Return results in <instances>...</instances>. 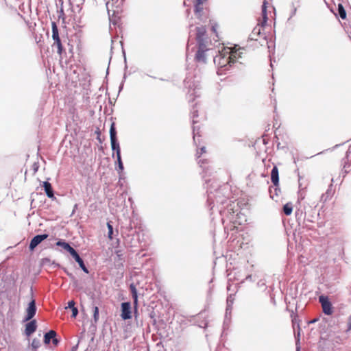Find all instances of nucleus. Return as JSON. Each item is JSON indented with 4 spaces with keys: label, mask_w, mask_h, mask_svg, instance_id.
I'll use <instances>...</instances> for the list:
<instances>
[{
    "label": "nucleus",
    "mask_w": 351,
    "mask_h": 351,
    "mask_svg": "<svg viewBox=\"0 0 351 351\" xmlns=\"http://www.w3.org/2000/svg\"><path fill=\"white\" fill-rule=\"evenodd\" d=\"M207 184V203L210 206V210H213L217 207L220 215L221 221H225V218L228 220H232L230 215H232L235 212V204L234 202L230 204V186L227 184L219 186L215 181L211 180H206Z\"/></svg>",
    "instance_id": "obj_1"
},
{
    "label": "nucleus",
    "mask_w": 351,
    "mask_h": 351,
    "mask_svg": "<svg viewBox=\"0 0 351 351\" xmlns=\"http://www.w3.org/2000/svg\"><path fill=\"white\" fill-rule=\"evenodd\" d=\"M241 53L232 51L230 48H223L221 51H218L213 61L217 67V74L221 75L226 73L234 64L236 60L241 58Z\"/></svg>",
    "instance_id": "obj_2"
},
{
    "label": "nucleus",
    "mask_w": 351,
    "mask_h": 351,
    "mask_svg": "<svg viewBox=\"0 0 351 351\" xmlns=\"http://www.w3.org/2000/svg\"><path fill=\"white\" fill-rule=\"evenodd\" d=\"M311 208L308 204H303L300 205L298 208L295 210V218L296 221L298 223V225H304L306 221L308 222H313L315 219V216L313 215H308L307 216L306 208Z\"/></svg>",
    "instance_id": "obj_3"
},
{
    "label": "nucleus",
    "mask_w": 351,
    "mask_h": 351,
    "mask_svg": "<svg viewBox=\"0 0 351 351\" xmlns=\"http://www.w3.org/2000/svg\"><path fill=\"white\" fill-rule=\"evenodd\" d=\"M267 2L265 0L262 5V15H263V22L261 25L258 24L252 31L251 34L249 36V39L250 40H257L258 37H259L261 34V28L263 27L267 22Z\"/></svg>",
    "instance_id": "obj_4"
},
{
    "label": "nucleus",
    "mask_w": 351,
    "mask_h": 351,
    "mask_svg": "<svg viewBox=\"0 0 351 351\" xmlns=\"http://www.w3.org/2000/svg\"><path fill=\"white\" fill-rule=\"evenodd\" d=\"M184 86L189 88V92L187 93L188 99L189 102H193L195 100V97L199 96V87L197 82L192 81L189 77H187L184 80Z\"/></svg>",
    "instance_id": "obj_5"
},
{
    "label": "nucleus",
    "mask_w": 351,
    "mask_h": 351,
    "mask_svg": "<svg viewBox=\"0 0 351 351\" xmlns=\"http://www.w3.org/2000/svg\"><path fill=\"white\" fill-rule=\"evenodd\" d=\"M110 138L112 150L116 152V156H121L120 145L117 137V130L115 128V123L114 122L112 123L110 125Z\"/></svg>",
    "instance_id": "obj_6"
},
{
    "label": "nucleus",
    "mask_w": 351,
    "mask_h": 351,
    "mask_svg": "<svg viewBox=\"0 0 351 351\" xmlns=\"http://www.w3.org/2000/svg\"><path fill=\"white\" fill-rule=\"evenodd\" d=\"M319 302L322 305L323 313L325 315H330L332 313V306L328 296L321 295L319 297Z\"/></svg>",
    "instance_id": "obj_7"
},
{
    "label": "nucleus",
    "mask_w": 351,
    "mask_h": 351,
    "mask_svg": "<svg viewBox=\"0 0 351 351\" xmlns=\"http://www.w3.org/2000/svg\"><path fill=\"white\" fill-rule=\"evenodd\" d=\"M207 51H208V49H207L206 44L200 43V45H198V49L195 56V61L197 62L206 63V53Z\"/></svg>",
    "instance_id": "obj_8"
},
{
    "label": "nucleus",
    "mask_w": 351,
    "mask_h": 351,
    "mask_svg": "<svg viewBox=\"0 0 351 351\" xmlns=\"http://www.w3.org/2000/svg\"><path fill=\"white\" fill-rule=\"evenodd\" d=\"M36 300L32 298V300L29 302L28 306L26 308V315L24 318V322H27L31 320L36 313Z\"/></svg>",
    "instance_id": "obj_9"
},
{
    "label": "nucleus",
    "mask_w": 351,
    "mask_h": 351,
    "mask_svg": "<svg viewBox=\"0 0 351 351\" xmlns=\"http://www.w3.org/2000/svg\"><path fill=\"white\" fill-rule=\"evenodd\" d=\"M121 317L123 320L132 318L131 304L130 302H124L121 304Z\"/></svg>",
    "instance_id": "obj_10"
},
{
    "label": "nucleus",
    "mask_w": 351,
    "mask_h": 351,
    "mask_svg": "<svg viewBox=\"0 0 351 351\" xmlns=\"http://www.w3.org/2000/svg\"><path fill=\"white\" fill-rule=\"evenodd\" d=\"M49 235L47 234H37L34 236L29 243V250H34L42 241L47 239Z\"/></svg>",
    "instance_id": "obj_11"
},
{
    "label": "nucleus",
    "mask_w": 351,
    "mask_h": 351,
    "mask_svg": "<svg viewBox=\"0 0 351 351\" xmlns=\"http://www.w3.org/2000/svg\"><path fill=\"white\" fill-rule=\"evenodd\" d=\"M196 29V40L197 45H200V43H207V38L206 36V28L204 26H200L195 27Z\"/></svg>",
    "instance_id": "obj_12"
},
{
    "label": "nucleus",
    "mask_w": 351,
    "mask_h": 351,
    "mask_svg": "<svg viewBox=\"0 0 351 351\" xmlns=\"http://www.w3.org/2000/svg\"><path fill=\"white\" fill-rule=\"evenodd\" d=\"M206 0H193L194 3V12L195 15L200 20H203V4Z\"/></svg>",
    "instance_id": "obj_13"
},
{
    "label": "nucleus",
    "mask_w": 351,
    "mask_h": 351,
    "mask_svg": "<svg viewBox=\"0 0 351 351\" xmlns=\"http://www.w3.org/2000/svg\"><path fill=\"white\" fill-rule=\"evenodd\" d=\"M71 256L75 259V261L78 263L80 267L83 270L84 272L86 274H88L89 271L86 266L84 264V262L83 259L80 257L77 252L74 249L73 250H71V252L70 253Z\"/></svg>",
    "instance_id": "obj_14"
},
{
    "label": "nucleus",
    "mask_w": 351,
    "mask_h": 351,
    "mask_svg": "<svg viewBox=\"0 0 351 351\" xmlns=\"http://www.w3.org/2000/svg\"><path fill=\"white\" fill-rule=\"evenodd\" d=\"M37 328V324L36 321L35 319H31L29 320V322H27L25 324V334L27 336H30L32 335Z\"/></svg>",
    "instance_id": "obj_15"
},
{
    "label": "nucleus",
    "mask_w": 351,
    "mask_h": 351,
    "mask_svg": "<svg viewBox=\"0 0 351 351\" xmlns=\"http://www.w3.org/2000/svg\"><path fill=\"white\" fill-rule=\"evenodd\" d=\"M271 182L274 185V191H276V195H277L276 191H277V186L279 184V172L278 169L276 166H274L271 171Z\"/></svg>",
    "instance_id": "obj_16"
},
{
    "label": "nucleus",
    "mask_w": 351,
    "mask_h": 351,
    "mask_svg": "<svg viewBox=\"0 0 351 351\" xmlns=\"http://www.w3.org/2000/svg\"><path fill=\"white\" fill-rule=\"evenodd\" d=\"M334 194L335 189L333 188L332 184H330L328 186L326 193L322 195L320 197V201L322 202L323 203H325L327 201L330 200Z\"/></svg>",
    "instance_id": "obj_17"
},
{
    "label": "nucleus",
    "mask_w": 351,
    "mask_h": 351,
    "mask_svg": "<svg viewBox=\"0 0 351 351\" xmlns=\"http://www.w3.org/2000/svg\"><path fill=\"white\" fill-rule=\"evenodd\" d=\"M43 187L44 188L45 193L49 198H55L54 192L51 183L48 181H45L43 182Z\"/></svg>",
    "instance_id": "obj_18"
},
{
    "label": "nucleus",
    "mask_w": 351,
    "mask_h": 351,
    "mask_svg": "<svg viewBox=\"0 0 351 351\" xmlns=\"http://www.w3.org/2000/svg\"><path fill=\"white\" fill-rule=\"evenodd\" d=\"M56 245L62 247L64 250L67 251L69 254L71 252V250H73L74 248L70 245V244L66 242L64 240L60 239L56 242Z\"/></svg>",
    "instance_id": "obj_19"
},
{
    "label": "nucleus",
    "mask_w": 351,
    "mask_h": 351,
    "mask_svg": "<svg viewBox=\"0 0 351 351\" xmlns=\"http://www.w3.org/2000/svg\"><path fill=\"white\" fill-rule=\"evenodd\" d=\"M130 290L131 291L132 297L134 300V304L136 307L138 305V293L136 286L133 283L130 285Z\"/></svg>",
    "instance_id": "obj_20"
},
{
    "label": "nucleus",
    "mask_w": 351,
    "mask_h": 351,
    "mask_svg": "<svg viewBox=\"0 0 351 351\" xmlns=\"http://www.w3.org/2000/svg\"><path fill=\"white\" fill-rule=\"evenodd\" d=\"M56 337V332L53 330H50L49 331L46 332L44 335V343L45 344H49L51 341H52V339Z\"/></svg>",
    "instance_id": "obj_21"
},
{
    "label": "nucleus",
    "mask_w": 351,
    "mask_h": 351,
    "mask_svg": "<svg viewBox=\"0 0 351 351\" xmlns=\"http://www.w3.org/2000/svg\"><path fill=\"white\" fill-rule=\"evenodd\" d=\"M51 27H52V38L53 40H58L60 39L59 33H58V28L56 23V22L51 23Z\"/></svg>",
    "instance_id": "obj_22"
},
{
    "label": "nucleus",
    "mask_w": 351,
    "mask_h": 351,
    "mask_svg": "<svg viewBox=\"0 0 351 351\" xmlns=\"http://www.w3.org/2000/svg\"><path fill=\"white\" fill-rule=\"evenodd\" d=\"M198 164L199 165V167L202 168L203 171L206 174L210 168L208 165L206 166V165L208 164V161L206 159H199L198 160Z\"/></svg>",
    "instance_id": "obj_23"
},
{
    "label": "nucleus",
    "mask_w": 351,
    "mask_h": 351,
    "mask_svg": "<svg viewBox=\"0 0 351 351\" xmlns=\"http://www.w3.org/2000/svg\"><path fill=\"white\" fill-rule=\"evenodd\" d=\"M282 211L285 215H287V216L290 215L293 211L292 204L291 202H288V203L285 204L283 206Z\"/></svg>",
    "instance_id": "obj_24"
},
{
    "label": "nucleus",
    "mask_w": 351,
    "mask_h": 351,
    "mask_svg": "<svg viewBox=\"0 0 351 351\" xmlns=\"http://www.w3.org/2000/svg\"><path fill=\"white\" fill-rule=\"evenodd\" d=\"M337 12L338 15L341 19H346V12L345 10L344 7L341 3L338 4L337 7Z\"/></svg>",
    "instance_id": "obj_25"
},
{
    "label": "nucleus",
    "mask_w": 351,
    "mask_h": 351,
    "mask_svg": "<svg viewBox=\"0 0 351 351\" xmlns=\"http://www.w3.org/2000/svg\"><path fill=\"white\" fill-rule=\"evenodd\" d=\"M234 295L232 294H230L226 300V308H228V310H232V305L234 302Z\"/></svg>",
    "instance_id": "obj_26"
},
{
    "label": "nucleus",
    "mask_w": 351,
    "mask_h": 351,
    "mask_svg": "<svg viewBox=\"0 0 351 351\" xmlns=\"http://www.w3.org/2000/svg\"><path fill=\"white\" fill-rule=\"evenodd\" d=\"M117 162L118 165V167L117 169V171L123 172L124 169L123 164L121 159V156H117Z\"/></svg>",
    "instance_id": "obj_27"
},
{
    "label": "nucleus",
    "mask_w": 351,
    "mask_h": 351,
    "mask_svg": "<svg viewBox=\"0 0 351 351\" xmlns=\"http://www.w3.org/2000/svg\"><path fill=\"white\" fill-rule=\"evenodd\" d=\"M107 228H108V237L109 239L112 240L113 239V226L110 223V222H108L107 223Z\"/></svg>",
    "instance_id": "obj_28"
},
{
    "label": "nucleus",
    "mask_w": 351,
    "mask_h": 351,
    "mask_svg": "<svg viewBox=\"0 0 351 351\" xmlns=\"http://www.w3.org/2000/svg\"><path fill=\"white\" fill-rule=\"evenodd\" d=\"M53 45H56L57 46V48H58V51L57 52H58V53L61 55L62 53V51H63V47H62L60 38L58 39V40H55L54 43H53Z\"/></svg>",
    "instance_id": "obj_29"
},
{
    "label": "nucleus",
    "mask_w": 351,
    "mask_h": 351,
    "mask_svg": "<svg viewBox=\"0 0 351 351\" xmlns=\"http://www.w3.org/2000/svg\"><path fill=\"white\" fill-rule=\"evenodd\" d=\"M191 114L193 119V125H195L196 123H197V121H196L195 119L198 117V111L197 109H195V106L193 107V109L191 110Z\"/></svg>",
    "instance_id": "obj_30"
},
{
    "label": "nucleus",
    "mask_w": 351,
    "mask_h": 351,
    "mask_svg": "<svg viewBox=\"0 0 351 351\" xmlns=\"http://www.w3.org/2000/svg\"><path fill=\"white\" fill-rule=\"evenodd\" d=\"M99 308L97 306L93 307V321L95 323H97L99 320Z\"/></svg>",
    "instance_id": "obj_31"
},
{
    "label": "nucleus",
    "mask_w": 351,
    "mask_h": 351,
    "mask_svg": "<svg viewBox=\"0 0 351 351\" xmlns=\"http://www.w3.org/2000/svg\"><path fill=\"white\" fill-rule=\"evenodd\" d=\"M297 6L295 5V3H291V11L290 13V16L288 20H290L293 16L296 14L297 12Z\"/></svg>",
    "instance_id": "obj_32"
},
{
    "label": "nucleus",
    "mask_w": 351,
    "mask_h": 351,
    "mask_svg": "<svg viewBox=\"0 0 351 351\" xmlns=\"http://www.w3.org/2000/svg\"><path fill=\"white\" fill-rule=\"evenodd\" d=\"M205 152H206V147L204 146H203L200 148L199 151V150L197 151V153H196L197 157L199 158L201 156V155Z\"/></svg>",
    "instance_id": "obj_33"
},
{
    "label": "nucleus",
    "mask_w": 351,
    "mask_h": 351,
    "mask_svg": "<svg viewBox=\"0 0 351 351\" xmlns=\"http://www.w3.org/2000/svg\"><path fill=\"white\" fill-rule=\"evenodd\" d=\"M39 346H40V341L36 339H33L32 343V346L36 349V348H38Z\"/></svg>",
    "instance_id": "obj_34"
},
{
    "label": "nucleus",
    "mask_w": 351,
    "mask_h": 351,
    "mask_svg": "<svg viewBox=\"0 0 351 351\" xmlns=\"http://www.w3.org/2000/svg\"><path fill=\"white\" fill-rule=\"evenodd\" d=\"M71 311H72L71 317H74V318L76 317V316L78 314V309L75 306V307L72 308Z\"/></svg>",
    "instance_id": "obj_35"
},
{
    "label": "nucleus",
    "mask_w": 351,
    "mask_h": 351,
    "mask_svg": "<svg viewBox=\"0 0 351 351\" xmlns=\"http://www.w3.org/2000/svg\"><path fill=\"white\" fill-rule=\"evenodd\" d=\"M231 312L232 310H228V308H226L225 317L226 320H228V318L230 319Z\"/></svg>",
    "instance_id": "obj_36"
},
{
    "label": "nucleus",
    "mask_w": 351,
    "mask_h": 351,
    "mask_svg": "<svg viewBox=\"0 0 351 351\" xmlns=\"http://www.w3.org/2000/svg\"><path fill=\"white\" fill-rule=\"evenodd\" d=\"M118 173H119V184L121 186L122 184H121V180L124 179L123 173V172H121V171H118Z\"/></svg>",
    "instance_id": "obj_37"
},
{
    "label": "nucleus",
    "mask_w": 351,
    "mask_h": 351,
    "mask_svg": "<svg viewBox=\"0 0 351 351\" xmlns=\"http://www.w3.org/2000/svg\"><path fill=\"white\" fill-rule=\"evenodd\" d=\"M257 286L259 287H265V282L263 280H260L258 282H257Z\"/></svg>",
    "instance_id": "obj_38"
},
{
    "label": "nucleus",
    "mask_w": 351,
    "mask_h": 351,
    "mask_svg": "<svg viewBox=\"0 0 351 351\" xmlns=\"http://www.w3.org/2000/svg\"><path fill=\"white\" fill-rule=\"evenodd\" d=\"M68 307L71 309L75 307V302L73 300H71L68 302Z\"/></svg>",
    "instance_id": "obj_39"
},
{
    "label": "nucleus",
    "mask_w": 351,
    "mask_h": 351,
    "mask_svg": "<svg viewBox=\"0 0 351 351\" xmlns=\"http://www.w3.org/2000/svg\"><path fill=\"white\" fill-rule=\"evenodd\" d=\"M198 134V132H196V127L193 126V140L195 142V136Z\"/></svg>",
    "instance_id": "obj_40"
},
{
    "label": "nucleus",
    "mask_w": 351,
    "mask_h": 351,
    "mask_svg": "<svg viewBox=\"0 0 351 351\" xmlns=\"http://www.w3.org/2000/svg\"><path fill=\"white\" fill-rule=\"evenodd\" d=\"M51 262V260L48 258H45L42 259V263L43 265H45L47 263H49Z\"/></svg>",
    "instance_id": "obj_41"
},
{
    "label": "nucleus",
    "mask_w": 351,
    "mask_h": 351,
    "mask_svg": "<svg viewBox=\"0 0 351 351\" xmlns=\"http://www.w3.org/2000/svg\"><path fill=\"white\" fill-rule=\"evenodd\" d=\"M344 165H343V177L346 176V175L348 173V171L346 169V162H344Z\"/></svg>",
    "instance_id": "obj_42"
},
{
    "label": "nucleus",
    "mask_w": 351,
    "mask_h": 351,
    "mask_svg": "<svg viewBox=\"0 0 351 351\" xmlns=\"http://www.w3.org/2000/svg\"><path fill=\"white\" fill-rule=\"evenodd\" d=\"M302 0H293L292 3H295V5L297 6V8L300 6V2Z\"/></svg>",
    "instance_id": "obj_43"
},
{
    "label": "nucleus",
    "mask_w": 351,
    "mask_h": 351,
    "mask_svg": "<svg viewBox=\"0 0 351 351\" xmlns=\"http://www.w3.org/2000/svg\"><path fill=\"white\" fill-rule=\"evenodd\" d=\"M230 318H228V320H226V318L224 319V322H223V328H224V329H225V328H226V326H228V324H229V323H230Z\"/></svg>",
    "instance_id": "obj_44"
},
{
    "label": "nucleus",
    "mask_w": 351,
    "mask_h": 351,
    "mask_svg": "<svg viewBox=\"0 0 351 351\" xmlns=\"http://www.w3.org/2000/svg\"><path fill=\"white\" fill-rule=\"evenodd\" d=\"M125 79H126V75L125 74L124 76H123V81H122V82H121V84H120V86H119V91H121V90L123 88V83H124V81L125 80Z\"/></svg>",
    "instance_id": "obj_45"
},
{
    "label": "nucleus",
    "mask_w": 351,
    "mask_h": 351,
    "mask_svg": "<svg viewBox=\"0 0 351 351\" xmlns=\"http://www.w3.org/2000/svg\"><path fill=\"white\" fill-rule=\"evenodd\" d=\"M52 343H53V344H54V345H56H56H58V344L59 341H58L56 337H53V338L52 339Z\"/></svg>",
    "instance_id": "obj_46"
},
{
    "label": "nucleus",
    "mask_w": 351,
    "mask_h": 351,
    "mask_svg": "<svg viewBox=\"0 0 351 351\" xmlns=\"http://www.w3.org/2000/svg\"><path fill=\"white\" fill-rule=\"evenodd\" d=\"M66 274L69 276L70 278H71L72 280H75V278L74 276L72 274L69 273V272H66Z\"/></svg>",
    "instance_id": "obj_47"
},
{
    "label": "nucleus",
    "mask_w": 351,
    "mask_h": 351,
    "mask_svg": "<svg viewBox=\"0 0 351 351\" xmlns=\"http://www.w3.org/2000/svg\"><path fill=\"white\" fill-rule=\"evenodd\" d=\"M77 204H76L74 205L73 210L72 213L71 215V216L75 213V210L77 209Z\"/></svg>",
    "instance_id": "obj_48"
},
{
    "label": "nucleus",
    "mask_w": 351,
    "mask_h": 351,
    "mask_svg": "<svg viewBox=\"0 0 351 351\" xmlns=\"http://www.w3.org/2000/svg\"><path fill=\"white\" fill-rule=\"evenodd\" d=\"M252 275H247L245 278V280H252Z\"/></svg>",
    "instance_id": "obj_49"
},
{
    "label": "nucleus",
    "mask_w": 351,
    "mask_h": 351,
    "mask_svg": "<svg viewBox=\"0 0 351 351\" xmlns=\"http://www.w3.org/2000/svg\"><path fill=\"white\" fill-rule=\"evenodd\" d=\"M217 27V25H213V26H212V30H213L214 32H216Z\"/></svg>",
    "instance_id": "obj_50"
},
{
    "label": "nucleus",
    "mask_w": 351,
    "mask_h": 351,
    "mask_svg": "<svg viewBox=\"0 0 351 351\" xmlns=\"http://www.w3.org/2000/svg\"><path fill=\"white\" fill-rule=\"evenodd\" d=\"M348 328L349 329H351V315L349 317Z\"/></svg>",
    "instance_id": "obj_51"
},
{
    "label": "nucleus",
    "mask_w": 351,
    "mask_h": 351,
    "mask_svg": "<svg viewBox=\"0 0 351 351\" xmlns=\"http://www.w3.org/2000/svg\"><path fill=\"white\" fill-rule=\"evenodd\" d=\"M269 193H270L271 197L273 199L274 196L271 195V193H272L271 188H269Z\"/></svg>",
    "instance_id": "obj_52"
},
{
    "label": "nucleus",
    "mask_w": 351,
    "mask_h": 351,
    "mask_svg": "<svg viewBox=\"0 0 351 351\" xmlns=\"http://www.w3.org/2000/svg\"><path fill=\"white\" fill-rule=\"evenodd\" d=\"M108 3H106V7H107V9H108ZM108 12L109 13V10H108Z\"/></svg>",
    "instance_id": "obj_53"
},
{
    "label": "nucleus",
    "mask_w": 351,
    "mask_h": 351,
    "mask_svg": "<svg viewBox=\"0 0 351 351\" xmlns=\"http://www.w3.org/2000/svg\"><path fill=\"white\" fill-rule=\"evenodd\" d=\"M348 154H349V151H347V152H346V158H348Z\"/></svg>",
    "instance_id": "obj_54"
},
{
    "label": "nucleus",
    "mask_w": 351,
    "mask_h": 351,
    "mask_svg": "<svg viewBox=\"0 0 351 351\" xmlns=\"http://www.w3.org/2000/svg\"><path fill=\"white\" fill-rule=\"evenodd\" d=\"M316 322V319H313L311 322V323H315Z\"/></svg>",
    "instance_id": "obj_55"
},
{
    "label": "nucleus",
    "mask_w": 351,
    "mask_h": 351,
    "mask_svg": "<svg viewBox=\"0 0 351 351\" xmlns=\"http://www.w3.org/2000/svg\"><path fill=\"white\" fill-rule=\"evenodd\" d=\"M117 245H119V239H117Z\"/></svg>",
    "instance_id": "obj_56"
},
{
    "label": "nucleus",
    "mask_w": 351,
    "mask_h": 351,
    "mask_svg": "<svg viewBox=\"0 0 351 351\" xmlns=\"http://www.w3.org/2000/svg\"><path fill=\"white\" fill-rule=\"evenodd\" d=\"M296 351H300V348L297 347Z\"/></svg>",
    "instance_id": "obj_57"
},
{
    "label": "nucleus",
    "mask_w": 351,
    "mask_h": 351,
    "mask_svg": "<svg viewBox=\"0 0 351 351\" xmlns=\"http://www.w3.org/2000/svg\"><path fill=\"white\" fill-rule=\"evenodd\" d=\"M298 337H300V331H298Z\"/></svg>",
    "instance_id": "obj_58"
},
{
    "label": "nucleus",
    "mask_w": 351,
    "mask_h": 351,
    "mask_svg": "<svg viewBox=\"0 0 351 351\" xmlns=\"http://www.w3.org/2000/svg\"><path fill=\"white\" fill-rule=\"evenodd\" d=\"M53 264L55 265V262H53ZM56 266H58V264H56Z\"/></svg>",
    "instance_id": "obj_59"
}]
</instances>
